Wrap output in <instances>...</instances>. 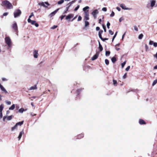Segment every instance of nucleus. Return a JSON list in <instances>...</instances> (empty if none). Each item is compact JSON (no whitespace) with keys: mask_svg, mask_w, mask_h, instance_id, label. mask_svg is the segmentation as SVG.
<instances>
[{"mask_svg":"<svg viewBox=\"0 0 157 157\" xmlns=\"http://www.w3.org/2000/svg\"><path fill=\"white\" fill-rule=\"evenodd\" d=\"M1 5L2 6H5L9 9H12L13 8V6L12 4L6 0L3 1Z\"/></svg>","mask_w":157,"mask_h":157,"instance_id":"nucleus-1","label":"nucleus"},{"mask_svg":"<svg viewBox=\"0 0 157 157\" xmlns=\"http://www.w3.org/2000/svg\"><path fill=\"white\" fill-rule=\"evenodd\" d=\"M5 42L9 47H11L12 44V42L10 38L9 37H6L5 38Z\"/></svg>","mask_w":157,"mask_h":157,"instance_id":"nucleus-2","label":"nucleus"},{"mask_svg":"<svg viewBox=\"0 0 157 157\" xmlns=\"http://www.w3.org/2000/svg\"><path fill=\"white\" fill-rule=\"evenodd\" d=\"M21 13V11L20 10H16L14 13V16L15 17L19 16Z\"/></svg>","mask_w":157,"mask_h":157,"instance_id":"nucleus-3","label":"nucleus"},{"mask_svg":"<svg viewBox=\"0 0 157 157\" xmlns=\"http://www.w3.org/2000/svg\"><path fill=\"white\" fill-rule=\"evenodd\" d=\"M155 1L154 0L151 1V3L148 4V8L149 9H152V7L155 6Z\"/></svg>","mask_w":157,"mask_h":157,"instance_id":"nucleus-4","label":"nucleus"},{"mask_svg":"<svg viewBox=\"0 0 157 157\" xmlns=\"http://www.w3.org/2000/svg\"><path fill=\"white\" fill-rule=\"evenodd\" d=\"M4 108V105L2 104L0 105V119H1L3 117L2 111Z\"/></svg>","mask_w":157,"mask_h":157,"instance_id":"nucleus-5","label":"nucleus"},{"mask_svg":"<svg viewBox=\"0 0 157 157\" xmlns=\"http://www.w3.org/2000/svg\"><path fill=\"white\" fill-rule=\"evenodd\" d=\"M13 116L12 115L8 117L6 116H4L3 117V121H6V120H7V121H10L13 118Z\"/></svg>","mask_w":157,"mask_h":157,"instance_id":"nucleus-6","label":"nucleus"},{"mask_svg":"<svg viewBox=\"0 0 157 157\" xmlns=\"http://www.w3.org/2000/svg\"><path fill=\"white\" fill-rule=\"evenodd\" d=\"M89 19V13L88 11H85L84 13V20H88Z\"/></svg>","mask_w":157,"mask_h":157,"instance_id":"nucleus-7","label":"nucleus"},{"mask_svg":"<svg viewBox=\"0 0 157 157\" xmlns=\"http://www.w3.org/2000/svg\"><path fill=\"white\" fill-rule=\"evenodd\" d=\"M38 4L40 6H42L45 8H47L49 5V4L47 2L40 3Z\"/></svg>","mask_w":157,"mask_h":157,"instance_id":"nucleus-8","label":"nucleus"},{"mask_svg":"<svg viewBox=\"0 0 157 157\" xmlns=\"http://www.w3.org/2000/svg\"><path fill=\"white\" fill-rule=\"evenodd\" d=\"M98 13V10L96 9L93 10L91 13L92 14L93 16L94 19H96L97 17V15Z\"/></svg>","mask_w":157,"mask_h":157,"instance_id":"nucleus-9","label":"nucleus"},{"mask_svg":"<svg viewBox=\"0 0 157 157\" xmlns=\"http://www.w3.org/2000/svg\"><path fill=\"white\" fill-rule=\"evenodd\" d=\"M120 6L124 10H131V8H127L125 5L124 4H120Z\"/></svg>","mask_w":157,"mask_h":157,"instance_id":"nucleus-10","label":"nucleus"},{"mask_svg":"<svg viewBox=\"0 0 157 157\" xmlns=\"http://www.w3.org/2000/svg\"><path fill=\"white\" fill-rule=\"evenodd\" d=\"M73 17V14H70L68 15L66 17V19L67 20L70 21V19Z\"/></svg>","mask_w":157,"mask_h":157,"instance_id":"nucleus-11","label":"nucleus"},{"mask_svg":"<svg viewBox=\"0 0 157 157\" xmlns=\"http://www.w3.org/2000/svg\"><path fill=\"white\" fill-rule=\"evenodd\" d=\"M0 88L3 93L6 94L7 93V91L6 90V89L0 83Z\"/></svg>","mask_w":157,"mask_h":157,"instance_id":"nucleus-12","label":"nucleus"},{"mask_svg":"<svg viewBox=\"0 0 157 157\" xmlns=\"http://www.w3.org/2000/svg\"><path fill=\"white\" fill-rule=\"evenodd\" d=\"M99 55V52H97L96 54L92 58V60H94L97 59L98 58Z\"/></svg>","mask_w":157,"mask_h":157,"instance_id":"nucleus-13","label":"nucleus"},{"mask_svg":"<svg viewBox=\"0 0 157 157\" xmlns=\"http://www.w3.org/2000/svg\"><path fill=\"white\" fill-rule=\"evenodd\" d=\"M149 44L150 45H153V46L155 47H157V43L154 42L153 41L151 40L149 42Z\"/></svg>","mask_w":157,"mask_h":157,"instance_id":"nucleus-14","label":"nucleus"},{"mask_svg":"<svg viewBox=\"0 0 157 157\" xmlns=\"http://www.w3.org/2000/svg\"><path fill=\"white\" fill-rule=\"evenodd\" d=\"M33 55L34 57L37 58L38 56V52L37 50H35L33 52Z\"/></svg>","mask_w":157,"mask_h":157,"instance_id":"nucleus-15","label":"nucleus"},{"mask_svg":"<svg viewBox=\"0 0 157 157\" xmlns=\"http://www.w3.org/2000/svg\"><path fill=\"white\" fill-rule=\"evenodd\" d=\"M59 10V8L57 9L55 11L51 13L50 14V15L51 16V17L53 16L57 12V11Z\"/></svg>","mask_w":157,"mask_h":157,"instance_id":"nucleus-16","label":"nucleus"},{"mask_svg":"<svg viewBox=\"0 0 157 157\" xmlns=\"http://www.w3.org/2000/svg\"><path fill=\"white\" fill-rule=\"evenodd\" d=\"M103 31L102 30H100L98 32V36L102 40H103V38L102 37L101 34H102Z\"/></svg>","mask_w":157,"mask_h":157,"instance_id":"nucleus-17","label":"nucleus"},{"mask_svg":"<svg viewBox=\"0 0 157 157\" xmlns=\"http://www.w3.org/2000/svg\"><path fill=\"white\" fill-rule=\"evenodd\" d=\"M24 133V132L23 131V130L22 131L20 132L19 135L18 136V138H19V140H20V139L21 138V136Z\"/></svg>","mask_w":157,"mask_h":157,"instance_id":"nucleus-18","label":"nucleus"},{"mask_svg":"<svg viewBox=\"0 0 157 157\" xmlns=\"http://www.w3.org/2000/svg\"><path fill=\"white\" fill-rule=\"evenodd\" d=\"M37 88L36 85H34L33 86L31 87L29 89V90H36Z\"/></svg>","mask_w":157,"mask_h":157,"instance_id":"nucleus-19","label":"nucleus"},{"mask_svg":"<svg viewBox=\"0 0 157 157\" xmlns=\"http://www.w3.org/2000/svg\"><path fill=\"white\" fill-rule=\"evenodd\" d=\"M98 44H99V48L100 50V51H102L103 50V48L101 46V44L100 42L99 41H98Z\"/></svg>","mask_w":157,"mask_h":157,"instance_id":"nucleus-20","label":"nucleus"},{"mask_svg":"<svg viewBox=\"0 0 157 157\" xmlns=\"http://www.w3.org/2000/svg\"><path fill=\"white\" fill-rule=\"evenodd\" d=\"M76 1L75 0L72 1L71 2H70L69 3L67 4V5H69V6H71L72 4L74 3V2H75Z\"/></svg>","mask_w":157,"mask_h":157,"instance_id":"nucleus-21","label":"nucleus"},{"mask_svg":"<svg viewBox=\"0 0 157 157\" xmlns=\"http://www.w3.org/2000/svg\"><path fill=\"white\" fill-rule=\"evenodd\" d=\"M15 105L13 104L9 108V109L10 110H13L15 108Z\"/></svg>","mask_w":157,"mask_h":157,"instance_id":"nucleus-22","label":"nucleus"},{"mask_svg":"<svg viewBox=\"0 0 157 157\" xmlns=\"http://www.w3.org/2000/svg\"><path fill=\"white\" fill-rule=\"evenodd\" d=\"M13 27L15 30H17V25L16 23H14L13 24Z\"/></svg>","mask_w":157,"mask_h":157,"instance_id":"nucleus-23","label":"nucleus"},{"mask_svg":"<svg viewBox=\"0 0 157 157\" xmlns=\"http://www.w3.org/2000/svg\"><path fill=\"white\" fill-rule=\"evenodd\" d=\"M17 125L16 124L14 127H12V128L11 131H13L15 129H17Z\"/></svg>","mask_w":157,"mask_h":157,"instance_id":"nucleus-24","label":"nucleus"},{"mask_svg":"<svg viewBox=\"0 0 157 157\" xmlns=\"http://www.w3.org/2000/svg\"><path fill=\"white\" fill-rule=\"evenodd\" d=\"M25 110L23 108H21L19 109L18 112L20 113H22Z\"/></svg>","mask_w":157,"mask_h":157,"instance_id":"nucleus-25","label":"nucleus"},{"mask_svg":"<svg viewBox=\"0 0 157 157\" xmlns=\"http://www.w3.org/2000/svg\"><path fill=\"white\" fill-rule=\"evenodd\" d=\"M139 122L140 124H145L144 121L143 120H142L141 119L140 120Z\"/></svg>","mask_w":157,"mask_h":157,"instance_id":"nucleus-26","label":"nucleus"},{"mask_svg":"<svg viewBox=\"0 0 157 157\" xmlns=\"http://www.w3.org/2000/svg\"><path fill=\"white\" fill-rule=\"evenodd\" d=\"M23 121H22L21 122H19L17 123L16 124L17 125V126L19 125L21 126L23 124Z\"/></svg>","mask_w":157,"mask_h":157,"instance_id":"nucleus-27","label":"nucleus"},{"mask_svg":"<svg viewBox=\"0 0 157 157\" xmlns=\"http://www.w3.org/2000/svg\"><path fill=\"white\" fill-rule=\"evenodd\" d=\"M111 61L113 63H115L116 61V59L115 57H113L111 59Z\"/></svg>","mask_w":157,"mask_h":157,"instance_id":"nucleus-28","label":"nucleus"},{"mask_svg":"<svg viewBox=\"0 0 157 157\" xmlns=\"http://www.w3.org/2000/svg\"><path fill=\"white\" fill-rule=\"evenodd\" d=\"M64 2V0H60L57 3L58 4L60 5L63 3Z\"/></svg>","mask_w":157,"mask_h":157,"instance_id":"nucleus-29","label":"nucleus"},{"mask_svg":"<svg viewBox=\"0 0 157 157\" xmlns=\"http://www.w3.org/2000/svg\"><path fill=\"white\" fill-rule=\"evenodd\" d=\"M67 6H67L66 7V10L65 11L63 12V13H64V14L66 13H67V11L68 10L69 8L70 7V6H69V5H67Z\"/></svg>","mask_w":157,"mask_h":157,"instance_id":"nucleus-30","label":"nucleus"},{"mask_svg":"<svg viewBox=\"0 0 157 157\" xmlns=\"http://www.w3.org/2000/svg\"><path fill=\"white\" fill-rule=\"evenodd\" d=\"M113 84L115 86H117V82L116 80H113Z\"/></svg>","mask_w":157,"mask_h":157,"instance_id":"nucleus-31","label":"nucleus"},{"mask_svg":"<svg viewBox=\"0 0 157 157\" xmlns=\"http://www.w3.org/2000/svg\"><path fill=\"white\" fill-rule=\"evenodd\" d=\"M143 37V35L142 34H140L138 36V38L139 39H141Z\"/></svg>","mask_w":157,"mask_h":157,"instance_id":"nucleus-32","label":"nucleus"},{"mask_svg":"<svg viewBox=\"0 0 157 157\" xmlns=\"http://www.w3.org/2000/svg\"><path fill=\"white\" fill-rule=\"evenodd\" d=\"M84 21H85V26L86 27L89 25V23L88 21H86V20H84Z\"/></svg>","mask_w":157,"mask_h":157,"instance_id":"nucleus-33","label":"nucleus"},{"mask_svg":"<svg viewBox=\"0 0 157 157\" xmlns=\"http://www.w3.org/2000/svg\"><path fill=\"white\" fill-rule=\"evenodd\" d=\"M89 8V7L88 6H86L83 9V11L85 12L86 11V10Z\"/></svg>","mask_w":157,"mask_h":157,"instance_id":"nucleus-34","label":"nucleus"},{"mask_svg":"<svg viewBox=\"0 0 157 157\" xmlns=\"http://www.w3.org/2000/svg\"><path fill=\"white\" fill-rule=\"evenodd\" d=\"M110 54V52L109 51H107L105 52V55L107 56H109Z\"/></svg>","mask_w":157,"mask_h":157,"instance_id":"nucleus-35","label":"nucleus"},{"mask_svg":"<svg viewBox=\"0 0 157 157\" xmlns=\"http://www.w3.org/2000/svg\"><path fill=\"white\" fill-rule=\"evenodd\" d=\"M157 83V79H156L154 81L153 83H152V86H154Z\"/></svg>","mask_w":157,"mask_h":157,"instance_id":"nucleus-36","label":"nucleus"},{"mask_svg":"<svg viewBox=\"0 0 157 157\" xmlns=\"http://www.w3.org/2000/svg\"><path fill=\"white\" fill-rule=\"evenodd\" d=\"M114 14H115L114 13V12L112 11V12L111 14H110V17H113L114 16Z\"/></svg>","mask_w":157,"mask_h":157,"instance_id":"nucleus-37","label":"nucleus"},{"mask_svg":"<svg viewBox=\"0 0 157 157\" xmlns=\"http://www.w3.org/2000/svg\"><path fill=\"white\" fill-rule=\"evenodd\" d=\"M134 29L136 32H137L138 31V29L136 26H134Z\"/></svg>","mask_w":157,"mask_h":157,"instance_id":"nucleus-38","label":"nucleus"},{"mask_svg":"<svg viewBox=\"0 0 157 157\" xmlns=\"http://www.w3.org/2000/svg\"><path fill=\"white\" fill-rule=\"evenodd\" d=\"M105 64L106 65H109V61L107 59H105Z\"/></svg>","mask_w":157,"mask_h":157,"instance_id":"nucleus-39","label":"nucleus"},{"mask_svg":"<svg viewBox=\"0 0 157 157\" xmlns=\"http://www.w3.org/2000/svg\"><path fill=\"white\" fill-rule=\"evenodd\" d=\"M126 61H125L124 63H121V67L122 68H123L124 66L126 64Z\"/></svg>","mask_w":157,"mask_h":157,"instance_id":"nucleus-40","label":"nucleus"},{"mask_svg":"<svg viewBox=\"0 0 157 157\" xmlns=\"http://www.w3.org/2000/svg\"><path fill=\"white\" fill-rule=\"evenodd\" d=\"M117 32L115 33V34L114 35V36H113V39H112V41H113V40L114 39V38H115V37H116V36L117 35Z\"/></svg>","mask_w":157,"mask_h":157,"instance_id":"nucleus-41","label":"nucleus"},{"mask_svg":"<svg viewBox=\"0 0 157 157\" xmlns=\"http://www.w3.org/2000/svg\"><path fill=\"white\" fill-rule=\"evenodd\" d=\"M57 25H54L51 28V29H54L56 28L57 27Z\"/></svg>","mask_w":157,"mask_h":157,"instance_id":"nucleus-42","label":"nucleus"},{"mask_svg":"<svg viewBox=\"0 0 157 157\" xmlns=\"http://www.w3.org/2000/svg\"><path fill=\"white\" fill-rule=\"evenodd\" d=\"M110 25V23L109 22H108L107 24V28L109 29V26Z\"/></svg>","mask_w":157,"mask_h":157,"instance_id":"nucleus-43","label":"nucleus"},{"mask_svg":"<svg viewBox=\"0 0 157 157\" xmlns=\"http://www.w3.org/2000/svg\"><path fill=\"white\" fill-rule=\"evenodd\" d=\"M102 11L104 12H106L107 11V8L106 7H103L102 9Z\"/></svg>","mask_w":157,"mask_h":157,"instance_id":"nucleus-44","label":"nucleus"},{"mask_svg":"<svg viewBox=\"0 0 157 157\" xmlns=\"http://www.w3.org/2000/svg\"><path fill=\"white\" fill-rule=\"evenodd\" d=\"M6 102L8 105H10L11 104V102L10 101H6Z\"/></svg>","mask_w":157,"mask_h":157,"instance_id":"nucleus-45","label":"nucleus"},{"mask_svg":"<svg viewBox=\"0 0 157 157\" xmlns=\"http://www.w3.org/2000/svg\"><path fill=\"white\" fill-rule=\"evenodd\" d=\"M109 33L111 35H113V32L111 30H109Z\"/></svg>","mask_w":157,"mask_h":157,"instance_id":"nucleus-46","label":"nucleus"},{"mask_svg":"<svg viewBox=\"0 0 157 157\" xmlns=\"http://www.w3.org/2000/svg\"><path fill=\"white\" fill-rule=\"evenodd\" d=\"M82 19V17L81 16H79L78 17L77 21H81Z\"/></svg>","mask_w":157,"mask_h":157,"instance_id":"nucleus-47","label":"nucleus"},{"mask_svg":"<svg viewBox=\"0 0 157 157\" xmlns=\"http://www.w3.org/2000/svg\"><path fill=\"white\" fill-rule=\"evenodd\" d=\"M130 66H128L126 69H125V70L128 71L130 69Z\"/></svg>","mask_w":157,"mask_h":157,"instance_id":"nucleus-48","label":"nucleus"},{"mask_svg":"<svg viewBox=\"0 0 157 157\" xmlns=\"http://www.w3.org/2000/svg\"><path fill=\"white\" fill-rule=\"evenodd\" d=\"M126 77H127V73H126L124 74V75L123 76V79H125L126 78Z\"/></svg>","mask_w":157,"mask_h":157,"instance_id":"nucleus-49","label":"nucleus"},{"mask_svg":"<svg viewBox=\"0 0 157 157\" xmlns=\"http://www.w3.org/2000/svg\"><path fill=\"white\" fill-rule=\"evenodd\" d=\"M79 5H78L75 9L74 10L75 11H76L78 9V8H79Z\"/></svg>","mask_w":157,"mask_h":157,"instance_id":"nucleus-50","label":"nucleus"},{"mask_svg":"<svg viewBox=\"0 0 157 157\" xmlns=\"http://www.w3.org/2000/svg\"><path fill=\"white\" fill-rule=\"evenodd\" d=\"M2 80L3 81H7L8 80V79L6 78H2Z\"/></svg>","mask_w":157,"mask_h":157,"instance_id":"nucleus-51","label":"nucleus"},{"mask_svg":"<svg viewBox=\"0 0 157 157\" xmlns=\"http://www.w3.org/2000/svg\"><path fill=\"white\" fill-rule=\"evenodd\" d=\"M36 22V21H32L30 23L32 25H34L35 23Z\"/></svg>","mask_w":157,"mask_h":157,"instance_id":"nucleus-52","label":"nucleus"},{"mask_svg":"<svg viewBox=\"0 0 157 157\" xmlns=\"http://www.w3.org/2000/svg\"><path fill=\"white\" fill-rule=\"evenodd\" d=\"M102 27H103V29H104L105 32H106V29H105V26H104V25H102Z\"/></svg>","mask_w":157,"mask_h":157,"instance_id":"nucleus-53","label":"nucleus"},{"mask_svg":"<svg viewBox=\"0 0 157 157\" xmlns=\"http://www.w3.org/2000/svg\"><path fill=\"white\" fill-rule=\"evenodd\" d=\"M123 20L124 18L122 17L120 18L119 20L120 22H121V21H123Z\"/></svg>","mask_w":157,"mask_h":157,"instance_id":"nucleus-54","label":"nucleus"},{"mask_svg":"<svg viewBox=\"0 0 157 157\" xmlns=\"http://www.w3.org/2000/svg\"><path fill=\"white\" fill-rule=\"evenodd\" d=\"M8 14V13L6 12L5 13L3 14V16H6Z\"/></svg>","mask_w":157,"mask_h":157,"instance_id":"nucleus-55","label":"nucleus"},{"mask_svg":"<svg viewBox=\"0 0 157 157\" xmlns=\"http://www.w3.org/2000/svg\"><path fill=\"white\" fill-rule=\"evenodd\" d=\"M65 15H62L60 17L61 20H62L63 19Z\"/></svg>","mask_w":157,"mask_h":157,"instance_id":"nucleus-56","label":"nucleus"},{"mask_svg":"<svg viewBox=\"0 0 157 157\" xmlns=\"http://www.w3.org/2000/svg\"><path fill=\"white\" fill-rule=\"evenodd\" d=\"M30 18H29L28 19V21L29 23H31V21H32V20H31V19H30Z\"/></svg>","mask_w":157,"mask_h":157,"instance_id":"nucleus-57","label":"nucleus"},{"mask_svg":"<svg viewBox=\"0 0 157 157\" xmlns=\"http://www.w3.org/2000/svg\"><path fill=\"white\" fill-rule=\"evenodd\" d=\"M34 25L36 27H38L39 26V25L37 23H36V22L35 23Z\"/></svg>","mask_w":157,"mask_h":157,"instance_id":"nucleus-58","label":"nucleus"},{"mask_svg":"<svg viewBox=\"0 0 157 157\" xmlns=\"http://www.w3.org/2000/svg\"><path fill=\"white\" fill-rule=\"evenodd\" d=\"M125 33H126V32H125L124 34L122 36V40H123L124 38V36L125 34Z\"/></svg>","mask_w":157,"mask_h":157,"instance_id":"nucleus-59","label":"nucleus"},{"mask_svg":"<svg viewBox=\"0 0 157 157\" xmlns=\"http://www.w3.org/2000/svg\"><path fill=\"white\" fill-rule=\"evenodd\" d=\"M116 9L119 11L121 10V8L119 7H117Z\"/></svg>","mask_w":157,"mask_h":157,"instance_id":"nucleus-60","label":"nucleus"},{"mask_svg":"<svg viewBox=\"0 0 157 157\" xmlns=\"http://www.w3.org/2000/svg\"><path fill=\"white\" fill-rule=\"evenodd\" d=\"M33 13H32L31 14V15L29 16V18H31V17L33 16Z\"/></svg>","mask_w":157,"mask_h":157,"instance_id":"nucleus-61","label":"nucleus"},{"mask_svg":"<svg viewBox=\"0 0 157 157\" xmlns=\"http://www.w3.org/2000/svg\"><path fill=\"white\" fill-rule=\"evenodd\" d=\"M154 57H155L157 59V52L155 54L153 55Z\"/></svg>","mask_w":157,"mask_h":157,"instance_id":"nucleus-62","label":"nucleus"},{"mask_svg":"<svg viewBox=\"0 0 157 157\" xmlns=\"http://www.w3.org/2000/svg\"><path fill=\"white\" fill-rule=\"evenodd\" d=\"M100 28L98 27H97L96 28V30H97V31H98L100 30Z\"/></svg>","mask_w":157,"mask_h":157,"instance_id":"nucleus-63","label":"nucleus"},{"mask_svg":"<svg viewBox=\"0 0 157 157\" xmlns=\"http://www.w3.org/2000/svg\"><path fill=\"white\" fill-rule=\"evenodd\" d=\"M146 50L147 51L148 49V47L147 45H145Z\"/></svg>","mask_w":157,"mask_h":157,"instance_id":"nucleus-64","label":"nucleus"}]
</instances>
